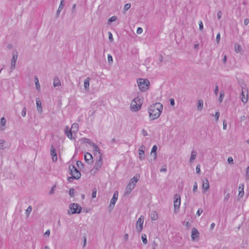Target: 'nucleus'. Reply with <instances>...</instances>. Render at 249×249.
Here are the masks:
<instances>
[{
	"mask_svg": "<svg viewBox=\"0 0 249 249\" xmlns=\"http://www.w3.org/2000/svg\"><path fill=\"white\" fill-rule=\"evenodd\" d=\"M163 110V106L160 103H156L150 106L148 109L149 117L151 120L158 119L160 115Z\"/></svg>",
	"mask_w": 249,
	"mask_h": 249,
	"instance_id": "1",
	"label": "nucleus"
},
{
	"mask_svg": "<svg viewBox=\"0 0 249 249\" xmlns=\"http://www.w3.org/2000/svg\"><path fill=\"white\" fill-rule=\"evenodd\" d=\"M139 179V177L138 176H135L130 180L129 183L127 184L124 195H128L130 194L132 190L135 188L136 183Z\"/></svg>",
	"mask_w": 249,
	"mask_h": 249,
	"instance_id": "2",
	"label": "nucleus"
},
{
	"mask_svg": "<svg viewBox=\"0 0 249 249\" xmlns=\"http://www.w3.org/2000/svg\"><path fill=\"white\" fill-rule=\"evenodd\" d=\"M103 165L102 157L99 155L96 157V160L92 169L90 170V174L92 175H95L98 171L100 170Z\"/></svg>",
	"mask_w": 249,
	"mask_h": 249,
	"instance_id": "3",
	"label": "nucleus"
},
{
	"mask_svg": "<svg viewBox=\"0 0 249 249\" xmlns=\"http://www.w3.org/2000/svg\"><path fill=\"white\" fill-rule=\"evenodd\" d=\"M137 84L140 91L144 92L148 89L150 82L147 79L139 78L137 80Z\"/></svg>",
	"mask_w": 249,
	"mask_h": 249,
	"instance_id": "4",
	"label": "nucleus"
},
{
	"mask_svg": "<svg viewBox=\"0 0 249 249\" xmlns=\"http://www.w3.org/2000/svg\"><path fill=\"white\" fill-rule=\"evenodd\" d=\"M142 105V101L138 97L134 98L131 102L130 109L132 111L136 112L139 110Z\"/></svg>",
	"mask_w": 249,
	"mask_h": 249,
	"instance_id": "5",
	"label": "nucleus"
},
{
	"mask_svg": "<svg viewBox=\"0 0 249 249\" xmlns=\"http://www.w3.org/2000/svg\"><path fill=\"white\" fill-rule=\"evenodd\" d=\"M82 208L77 203H71L69 206L68 213L73 214L74 213H80L81 212Z\"/></svg>",
	"mask_w": 249,
	"mask_h": 249,
	"instance_id": "6",
	"label": "nucleus"
},
{
	"mask_svg": "<svg viewBox=\"0 0 249 249\" xmlns=\"http://www.w3.org/2000/svg\"><path fill=\"white\" fill-rule=\"evenodd\" d=\"M71 177H70L69 179H78L81 177L80 171L77 170L74 165H70L69 167Z\"/></svg>",
	"mask_w": 249,
	"mask_h": 249,
	"instance_id": "7",
	"label": "nucleus"
},
{
	"mask_svg": "<svg viewBox=\"0 0 249 249\" xmlns=\"http://www.w3.org/2000/svg\"><path fill=\"white\" fill-rule=\"evenodd\" d=\"M174 212L177 213L179 210L180 204V197L178 194H176L174 196Z\"/></svg>",
	"mask_w": 249,
	"mask_h": 249,
	"instance_id": "8",
	"label": "nucleus"
},
{
	"mask_svg": "<svg viewBox=\"0 0 249 249\" xmlns=\"http://www.w3.org/2000/svg\"><path fill=\"white\" fill-rule=\"evenodd\" d=\"M144 221V217L142 215H141L138 219L136 225V228L137 232L139 233H140L143 229V224Z\"/></svg>",
	"mask_w": 249,
	"mask_h": 249,
	"instance_id": "9",
	"label": "nucleus"
},
{
	"mask_svg": "<svg viewBox=\"0 0 249 249\" xmlns=\"http://www.w3.org/2000/svg\"><path fill=\"white\" fill-rule=\"evenodd\" d=\"M18 58V52L15 51L13 53L12 58L11 62L10 72L15 68L16 61Z\"/></svg>",
	"mask_w": 249,
	"mask_h": 249,
	"instance_id": "10",
	"label": "nucleus"
},
{
	"mask_svg": "<svg viewBox=\"0 0 249 249\" xmlns=\"http://www.w3.org/2000/svg\"><path fill=\"white\" fill-rule=\"evenodd\" d=\"M202 187L203 189V192L204 193L209 190L210 188V184L208 178H206L203 180Z\"/></svg>",
	"mask_w": 249,
	"mask_h": 249,
	"instance_id": "11",
	"label": "nucleus"
},
{
	"mask_svg": "<svg viewBox=\"0 0 249 249\" xmlns=\"http://www.w3.org/2000/svg\"><path fill=\"white\" fill-rule=\"evenodd\" d=\"M145 147L143 145H141L139 149V159L141 160H143L145 158L144 156V149Z\"/></svg>",
	"mask_w": 249,
	"mask_h": 249,
	"instance_id": "12",
	"label": "nucleus"
},
{
	"mask_svg": "<svg viewBox=\"0 0 249 249\" xmlns=\"http://www.w3.org/2000/svg\"><path fill=\"white\" fill-rule=\"evenodd\" d=\"M51 155L52 157L53 161L56 162L57 160L56 152L53 145L51 146Z\"/></svg>",
	"mask_w": 249,
	"mask_h": 249,
	"instance_id": "13",
	"label": "nucleus"
},
{
	"mask_svg": "<svg viewBox=\"0 0 249 249\" xmlns=\"http://www.w3.org/2000/svg\"><path fill=\"white\" fill-rule=\"evenodd\" d=\"M6 120L4 117H2L0 119V132H2L6 129Z\"/></svg>",
	"mask_w": 249,
	"mask_h": 249,
	"instance_id": "14",
	"label": "nucleus"
},
{
	"mask_svg": "<svg viewBox=\"0 0 249 249\" xmlns=\"http://www.w3.org/2000/svg\"><path fill=\"white\" fill-rule=\"evenodd\" d=\"M199 233L197 230L193 228L192 230L191 238L193 241H194L196 238L199 236Z\"/></svg>",
	"mask_w": 249,
	"mask_h": 249,
	"instance_id": "15",
	"label": "nucleus"
},
{
	"mask_svg": "<svg viewBox=\"0 0 249 249\" xmlns=\"http://www.w3.org/2000/svg\"><path fill=\"white\" fill-rule=\"evenodd\" d=\"M244 184L243 183L240 184L239 187H238V198H241L244 195Z\"/></svg>",
	"mask_w": 249,
	"mask_h": 249,
	"instance_id": "16",
	"label": "nucleus"
},
{
	"mask_svg": "<svg viewBox=\"0 0 249 249\" xmlns=\"http://www.w3.org/2000/svg\"><path fill=\"white\" fill-rule=\"evenodd\" d=\"M64 2H65L64 0H61L60 3L59 5V7L58 8V9H57V10L56 11V17L57 18L59 17L60 13L63 8V7L64 6Z\"/></svg>",
	"mask_w": 249,
	"mask_h": 249,
	"instance_id": "17",
	"label": "nucleus"
},
{
	"mask_svg": "<svg viewBox=\"0 0 249 249\" xmlns=\"http://www.w3.org/2000/svg\"><path fill=\"white\" fill-rule=\"evenodd\" d=\"M245 90H246V89L245 88L242 87L241 100L244 103H246L248 101V94H247L246 96L245 94Z\"/></svg>",
	"mask_w": 249,
	"mask_h": 249,
	"instance_id": "18",
	"label": "nucleus"
},
{
	"mask_svg": "<svg viewBox=\"0 0 249 249\" xmlns=\"http://www.w3.org/2000/svg\"><path fill=\"white\" fill-rule=\"evenodd\" d=\"M117 198H118V192H116L114 193V195L110 200L109 207H111L112 205V207H114V206L117 200Z\"/></svg>",
	"mask_w": 249,
	"mask_h": 249,
	"instance_id": "19",
	"label": "nucleus"
},
{
	"mask_svg": "<svg viewBox=\"0 0 249 249\" xmlns=\"http://www.w3.org/2000/svg\"><path fill=\"white\" fill-rule=\"evenodd\" d=\"M92 147L93 148V150L94 151L95 154H96V157L97 156H99V155H100L102 157V155L100 152L99 148L97 146V145L95 144V143H94L92 145Z\"/></svg>",
	"mask_w": 249,
	"mask_h": 249,
	"instance_id": "20",
	"label": "nucleus"
},
{
	"mask_svg": "<svg viewBox=\"0 0 249 249\" xmlns=\"http://www.w3.org/2000/svg\"><path fill=\"white\" fill-rule=\"evenodd\" d=\"M197 155V152L196 150H193L191 152L190 158L189 161L190 162H192L193 160L196 158Z\"/></svg>",
	"mask_w": 249,
	"mask_h": 249,
	"instance_id": "21",
	"label": "nucleus"
},
{
	"mask_svg": "<svg viewBox=\"0 0 249 249\" xmlns=\"http://www.w3.org/2000/svg\"><path fill=\"white\" fill-rule=\"evenodd\" d=\"M36 104L37 107V109L39 112H42V107H41V102L38 98L36 99Z\"/></svg>",
	"mask_w": 249,
	"mask_h": 249,
	"instance_id": "22",
	"label": "nucleus"
},
{
	"mask_svg": "<svg viewBox=\"0 0 249 249\" xmlns=\"http://www.w3.org/2000/svg\"><path fill=\"white\" fill-rule=\"evenodd\" d=\"M53 86L54 87H58V86H60L61 85L60 81L58 77H55L53 78Z\"/></svg>",
	"mask_w": 249,
	"mask_h": 249,
	"instance_id": "23",
	"label": "nucleus"
},
{
	"mask_svg": "<svg viewBox=\"0 0 249 249\" xmlns=\"http://www.w3.org/2000/svg\"><path fill=\"white\" fill-rule=\"evenodd\" d=\"M81 141L83 143H88L91 147L95 143L94 142H91L90 139L86 138H82Z\"/></svg>",
	"mask_w": 249,
	"mask_h": 249,
	"instance_id": "24",
	"label": "nucleus"
},
{
	"mask_svg": "<svg viewBox=\"0 0 249 249\" xmlns=\"http://www.w3.org/2000/svg\"><path fill=\"white\" fill-rule=\"evenodd\" d=\"M89 80L90 78L87 77L85 80H84V88L86 89H89Z\"/></svg>",
	"mask_w": 249,
	"mask_h": 249,
	"instance_id": "25",
	"label": "nucleus"
},
{
	"mask_svg": "<svg viewBox=\"0 0 249 249\" xmlns=\"http://www.w3.org/2000/svg\"><path fill=\"white\" fill-rule=\"evenodd\" d=\"M78 130V124L77 123H74L72 124L71 127V130L75 133Z\"/></svg>",
	"mask_w": 249,
	"mask_h": 249,
	"instance_id": "26",
	"label": "nucleus"
},
{
	"mask_svg": "<svg viewBox=\"0 0 249 249\" xmlns=\"http://www.w3.org/2000/svg\"><path fill=\"white\" fill-rule=\"evenodd\" d=\"M151 218L153 220H156L158 218V215L156 211H152L150 214Z\"/></svg>",
	"mask_w": 249,
	"mask_h": 249,
	"instance_id": "27",
	"label": "nucleus"
},
{
	"mask_svg": "<svg viewBox=\"0 0 249 249\" xmlns=\"http://www.w3.org/2000/svg\"><path fill=\"white\" fill-rule=\"evenodd\" d=\"M35 80L36 88L38 91H40V84L39 83L38 79L36 76H35Z\"/></svg>",
	"mask_w": 249,
	"mask_h": 249,
	"instance_id": "28",
	"label": "nucleus"
},
{
	"mask_svg": "<svg viewBox=\"0 0 249 249\" xmlns=\"http://www.w3.org/2000/svg\"><path fill=\"white\" fill-rule=\"evenodd\" d=\"M157 149H158L157 146L156 145H155L153 146L152 150H151V154H154L155 159H156V158H157Z\"/></svg>",
	"mask_w": 249,
	"mask_h": 249,
	"instance_id": "29",
	"label": "nucleus"
},
{
	"mask_svg": "<svg viewBox=\"0 0 249 249\" xmlns=\"http://www.w3.org/2000/svg\"><path fill=\"white\" fill-rule=\"evenodd\" d=\"M92 159V155L89 153H86L85 154V160L87 162L89 161Z\"/></svg>",
	"mask_w": 249,
	"mask_h": 249,
	"instance_id": "30",
	"label": "nucleus"
},
{
	"mask_svg": "<svg viewBox=\"0 0 249 249\" xmlns=\"http://www.w3.org/2000/svg\"><path fill=\"white\" fill-rule=\"evenodd\" d=\"M203 107V101L202 99H199L198 101L197 109L199 111L201 110Z\"/></svg>",
	"mask_w": 249,
	"mask_h": 249,
	"instance_id": "31",
	"label": "nucleus"
},
{
	"mask_svg": "<svg viewBox=\"0 0 249 249\" xmlns=\"http://www.w3.org/2000/svg\"><path fill=\"white\" fill-rule=\"evenodd\" d=\"M224 97V92L222 90L220 92V96L219 98V101L220 103H221L223 101V98Z\"/></svg>",
	"mask_w": 249,
	"mask_h": 249,
	"instance_id": "32",
	"label": "nucleus"
},
{
	"mask_svg": "<svg viewBox=\"0 0 249 249\" xmlns=\"http://www.w3.org/2000/svg\"><path fill=\"white\" fill-rule=\"evenodd\" d=\"M142 240L143 244H146L147 243V240L146 235L145 234H142Z\"/></svg>",
	"mask_w": 249,
	"mask_h": 249,
	"instance_id": "33",
	"label": "nucleus"
},
{
	"mask_svg": "<svg viewBox=\"0 0 249 249\" xmlns=\"http://www.w3.org/2000/svg\"><path fill=\"white\" fill-rule=\"evenodd\" d=\"M241 49V46L239 44H235L234 50L236 53H238Z\"/></svg>",
	"mask_w": 249,
	"mask_h": 249,
	"instance_id": "34",
	"label": "nucleus"
},
{
	"mask_svg": "<svg viewBox=\"0 0 249 249\" xmlns=\"http://www.w3.org/2000/svg\"><path fill=\"white\" fill-rule=\"evenodd\" d=\"M32 211V207L31 206H29L26 210V214L27 216H28Z\"/></svg>",
	"mask_w": 249,
	"mask_h": 249,
	"instance_id": "35",
	"label": "nucleus"
},
{
	"mask_svg": "<svg viewBox=\"0 0 249 249\" xmlns=\"http://www.w3.org/2000/svg\"><path fill=\"white\" fill-rule=\"evenodd\" d=\"M72 133H73L71 130L68 133H66L67 137L70 139H74V138L72 137Z\"/></svg>",
	"mask_w": 249,
	"mask_h": 249,
	"instance_id": "36",
	"label": "nucleus"
},
{
	"mask_svg": "<svg viewBox=\"0 0 249 249\" xmlns=\"http://www.w3.org/2000/svg\"><path fill=\"white\" fill-rule=\"evenodd\" d=\"M131 7V4L130 3H126L125 4L124 6V11L126 12Z\"/></svg>",
	"mask_w": 249,
	"mask_h": 249,
	"instance_id": "37",
	"label": "nucleus"
},
{
	"mask_svg": "<svg viewBox=\"0 0 249 249\" xmlns=\"http://www.w3.org/2000/svg\"><path fill=\"white\" fill-rule=\"evenodd\" d=\"M117 18L116 16H113L111 17L108 20V23H111L112 22L115 21L117 20Z\"/></svg>",
	"mask_w": 249,
	"mask_h": 249,
	"instance_id": "38",
	"label": "nucleus"
},
{
	"mask_svg": "<svg viewBox=\"0 0 249 249\" xmlns=\"http://www.w3.org/2000/svg\"><path fill=\"white\" fill-rule=\"evenodd\" d=\"M220 116V113L218 111H216L214 115L216 122H217L218 120L219 117Z\"/></svg>",
	"mask_w": 249,
	"mask_h": 249,
	"instance_id": "39",
	"label": "nucleus"
},
{
	"mask_svg": "<svg viewBox=\"0 0 249 249\" xmlns=\"http://www.w3.org/2000/svg\"><path fill=\"white\" fill-rule=\"evenodd\" d=\"M96 193H97V189H96V188H94L92 190V198L96 197Z\"/></svg>",
	"mask_w": 249,
	"mask_h": 249,
	"instance_id": "40",
	"label": "nucleus"
},
{
	"mask_svg": "<svg viewBox=\"0 0 249 249\" xmlns=\"http://www.w3.org/2000/svg\"><path fill=\"white\" fill-rule=\"evenodd\" d=\"M107 60H108V62L109 63H112V62H113V58H112V57L111 54H108L107 55Z\"/></svg>",
	"mask_w": 249,
	"mask_h": 249,
	"instance_id": "41",
	"label": "nucleus"
},
{
	"mask_svg": "<svg viewBox=\"0 0 249 249\" xmlns=\"http://www.w3.org/2000/svg\"><path fill=\"white\" fill-rule=\"evenodd\" d=\"M5 143V141L2 140H0V149H4V144Z\"/></svg>",
	"mask_w": 249,
	"mask_h": 249,
	"instance_id": "42",
	"label": "nucleus"
},
{
	"mask_svg": "<svg viewBox=\"0 0 249 249\" xmlns=\"http://www.w3.org/2000/svg\"><path fill=\"white\" fill-rule=\"evenodd\" d=\"M69 195L73 197L74 195V190L73 188L69 190Z\"/></svg>",
	"mask_w": 249,
	"mask_h": 249,
	"instance_id": "43",
	"label": "nucleus"
},
{
	"mask_svg": "<svg viewBox=\"0 0 249 249\" xmlns=\"http://www.w3.org/2000/svg\"><path fill=\"white\" fill-rule=\"evenodd\" d=\"M26 115V108L25 107H24L21 111V115L23 117H25Z\"/></svg>",
	"mask_w": 249,
	"mask_h": 249,
	"instance_id": "44",
	"label": "nucleus"
},
{
	"mask_svg": "<svg viewBox=\"0 0 249 249\" xmlns=\"http://www.w3.org/2000/svg\"><path fill=\"white\" fill-rule=\"evenodd\" d=\"M228 162L229 163L232 164H233V160L231 157H229L228 158Z\"/></svg>",
	"mask_w": 249,
	"mask_h": 249,
	"instance_id": "45",
	"label": "nucleus"
},
{
	"mask_svg": "<svg viewBox=\"0 0 249 249\" xmlns=\"http://www.w3.org/2000/svg\"><path fill=\"white\" fill-rule=\"evenodd\" d=\"M199 28L200 30L202 31L203 29V24L201 20L199 21Z\"/></svg>",
	"mask_w": 249,
	"mask_h": 249,
	"instance_id": "46",
	"label": "nucleus"
},
{
	"mask_svg": "<svg viewBox=\"0 0 249 249\" xmlns=\"http://www.w3.org/2000/svg\"><path fill=\"white\" fill-rule=\"evenodd\" d=\"M108 38H109V40H110V41L112 42L113 41V36H112V34H111V32H109L108 33Z\"/></svg>",
	"mask_w": 249,
	"mask_h": 249,
	"instance_id": "47",
	"label": "nucleus"
},
{
	"mask_svg": "<svg viewBox=\"0 0 249 249\" xmlns=\"http://www.w3.org/2000/svg\"><path fill=\"white\" fill-rule=\"evenodd\" d=\"M197 190V184L196 182H195L193 186V191L196 192Z\"/></svg>",
	"mask_w": 249,
	"mask_h": 249,
	"instance_id": "48",
	"label": "nucleus"
},
{
	"mask_svg": "<svg viewBox=\"0 0 249 249\" xmlns=\"http://www.w3.org/2000/svg\"><path fill=\"white\" fill-rule=\"evenodd\" d=\"M216 42L217 43H219L220 40V33H218L216 36Z\"/></svg>",
	"mask_w": 249,
	"mask_h": 249,
	"instance_id": "49",
	"label": "nucleus"
},
{
	"mask_svg": "<svg viewBox=\"0 0 249 249\" xmlns=\"http://www.w3.org/2000/svg\"><path fill=\"white\" fill-rule=\"evenodd\" d=\"M142 134L143 136H146L148 135V133L146 131V130H145L144 129H143L142 130Z\"/></svg>",
	"mask_w": 249,
	"mask_h": 249,
	"instance_id": "50",
	"label": "nucleus"
},
{
	"mask_svg": "<svg viewBox=\"0 0 249 249\" xmlns=\"http://www.w3.org/2000/svg\"><path fill=\"white\" fill-rule=\"evenodd\" d=\"M76 164L79 168H80L81 167L83 166V163L80 161H77L76 162Z\"/></svg>",
	"mask_w": 249,
	"mask_h": 249,
	"instance_id": "51",
	"label": "nucleus"
},
{
	"mask_svg": "<svg viewBox=\"0 0 249 249\" xmlns=\"http://www.w3.org/2000/svg\"><path fill=\"white\" fill-rule=\"evenodd\" d=\"M142 31H143V30L141 27H138L137 30V33L138 34H140L142 33Z\"/></svg>",
	"mask_w": 249,
	"mask_h": 249,
	"instance_id": "52",
	"label": "nucleus"
},
{
	"mask_svg": "<svg viewBox=\"0 0 249 249\" xmlns=\"http://www.w3.org/2000/svg\"><path fill=\"white\" fill-rule=\"evenodd\" d=\"M227 128V122L226 120H224L223 122V129L226 130Z\"/></svg>",
	"mask_w": 249,
	"mask_h": 249,
	"instance_id": "53",
	"label": "nucleus"
},
{
	"mask_svg": "<svg viewBox=\"0 0 249 249\" xmlns=\"http://www.w3.org/2000/svg\"><path fill=\"white\" fill-rule=\"evenodd\" d=\"M202 212H203V210L202 209H198L196 212V214L198 216H200V214L202 213Z\"/></svg>",
	"mask_w": 249,
	"mask_h": 249,
	"instance_id": "54",
	"label": "nucleus"
},
{
	"mask_svg": "<svg viewBox=\"0 0 249 249\" xmlns=\"http://www.w3.org/2000/svg\"><path fill=\"white\" fill-rule=\"evenodd\" d=\"M217 17L218 19H220L222 17V12L221 11H218L217 13Z\"/></svg>",
	"mask_w": 249,
	"mask_h": 249,
	"instance_id": "55",
	"label": "nucleus"
},
{
	"mask_svg": "<svg viewBox=\"0 0 249 249\" xmlns=\"http://www.w3.org/2000/svg\"><path fill=\"white\" fill-rule=\"evenodd\" d=\"M196 172L197 174H199L200 172V165H197L196 167Z\"/></svg>",
	"mask_w": 249,
	"mask_h": 249,
	"instance_id": "56",
	"label": "nucleus"
},
{
	"mask_svg": "<svg viewBox=\"0 0 249 249\" xmlns=\"http://www.w3.org/2000/svg\"><path fill=\"white\" fill-rule=\"evenodd\" d=\"M76 4H73V5H72V12L73 13H75V12H76Z\"/></svg>",
	"mask_w": 249,
	"mask_h": 249,
	"instance_id": "57",
	"label": "nucleus"
},
{
	"mask_svg": "<svg viewBox=\"0 0 249 249\" xmlns=\"http://www.w3.org/2000/svg\"><path fill=\"white\" fill-rule=\"evenodd\" d=\"M244 25L245 26H247L249 24V19L248 18H245L244 19Z\"/></svg>",
	"mask_w": 249,
	"mask_h": 249,
	"instance_id": "58",
	"label": "nucleus"
},
{
	"mask_svg": "<svg viewBox=\"0 0 249 249\" xmlns=\"http://www.w3.org/2000/svg\"><path fill=\"white\" fill-rule=\"evenodd\" d=\"M55 188V186H53L51 190L49 192L50 195H53L54 193V190Z\"/></svg>",
	"mask_w": 249,
	"mask_h": 249,
	"instance_id": "59",
	"label": "nucleus"
},
{
	"mask_svg": "<svg viewBox=\"0 0 249 249\" xmlns=\"http://www.w3.org/2000/svg\"><path fill=\"white\" fill-rule=\"evenodd\" d=\"M230 194L229 193H228L227 194H226L225 196H224V200H228L230 197Z\"/></svg>",
	"mask_w": 249,
	"mask_h": 249,
	"instance_id": "60",
	"label": "nucleus"
},
{
	"mask_svg": "<svg viewBox=\"0 0 249 249\" xmlns=\"http://www.w3.org/2000/svg\"><path fill=\"white\" fill-rule=\"evenodd\" d=\"M71 130V129L70 130V128L68 126H66L65 127V134L68 133V132H70V131Z\"/></svg>",
	"mask_w": 249,
	"mask_h": 249,
	"instance_id": "61",
	"label": "nucleus"
},
{
	"mask_svg": "<svg viewBox=\"0 0 249 249\" xmlns=\"http://www.w3.org/2000/svg\"><path fill=\"white\" fill-rule=\"evenodd\" d=\"M170 103L171 106H174L175 105V101L173 98H171L170 99Z\"/></svg>",
	"mask_w": 249,
	"mask_h": 249,
	"instance_id": "62",
	"label": "nucleus"
},
{
	"mask_svg": "<svg viewBox=\"0 0 249 249\" xmlns=\"http://www.w3.org/2000/svg\"><path fill=\"white\" fill-rule=\"evenodd\" d=\"M218 92V86H216L214 89V93L215 95H217Z\"/></svg>",
	"mask_w": 249,
	"mask_h": 249,
	"instance_id": "63",
	"label": "nucleus"
},
{
	"mask_svg": "<svg viewBox=\"0 0 249 249\" xmlns=\"http://www.w3.org/2000/svg\"><path fill=\"white\" fill-rule=\"evenodd\" d=\"M50 234V230H47L44 233V235H46L47 236H49Z\"/></svg>",
	"mask_w": 249,
	"mask_h": 249,
	"instance_id": "64",
	"label": "nucleus"
}]
</instances>
